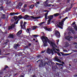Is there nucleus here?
I'll use <instances>...</instances> for the list:
<instances>
[{
	"label": "nucleus",
	"mask_w": 77,
	"mask_h": 77,
	"mask_svg": "<svg viewBox=\"0 0 77 77\" xmlns=\"http://www.w3.org/2000/svg\"><path fill=\"white\" fill-rule=\"evenodd\" d=\"M43 42V46L44 47H47V42L49 43L50 44H51V46H53V44H54V42L50 41V40L48 39L47 37L46 36H42V37H41Z\"/></svg>",
	"instance_id": "1"
},
{
	"label": "nucleus",
	"mask_w": 77,
	"mask_h": 77,
	"mask_svg": "<svg viewBox=\"0 0 77 77\" xmlns=\"http://www.w3.org/2000/svg\"><path fill=\"white\" fill-rule=\"evenodd\" d=\"M68 18V17H66L65 18H64L63 20L61 21V22H56V23L55 24V25L57 27H58L59 28H60V29H63V22L65 21V20L67 19Z\"/></svg>",
	"instance_id": "2"
},
{
	"label": "nucleus",
	"mask_w": 77,
	"mask_h": 77,
	"mask_svg": "<svg viewBox=\"0 0 77 77\" xmlns=\"http://www.w3.org/2000/svg\"><path fill=\"white\" fill-rule=\"evenodd\" d=\"M29 18H31L32 19H38V17H34L33 16H30L28 15H26L23 18L24 20H29Z\"/></svg>",
	"instance_id": "3"
},
{
	"label": "nucleus",
	"mask_w": 77,
	"mask_h": 77,
	"mask_svg": "<svg viewBox=\"0 0 77 77\" xmlns=\"http://www.w3.org/2000/svg\"><path fill=\"white\" fill-rule=\"evenodd\" d=\"M46 53L49 54H51V53L52 55L53 54H54V53L53 52V50H52V49H50L49 48H48L46 51Z\"/></svg>",
	"instance_id": "4"
},
{
	"label": "nucleus",
	"mask_w": 77,
	"mask_h": 77,
	"mask_svg": "<svg viewBox=\"0 0 77 77\" xmlns=\"http://www.w3.org/2000/svg\"><path fill=\"white\" fill-rule=\"evenodd\" d=\"M41 63H40V64L39 65V67H43L44 66H45V65H46V63L45 62H42V61H41Z\"/></svg>",
	"instance_id": "5"
},
{
	"label": "nucleus",
	"mask_w": 77,
	"mask_h": 77,
	"mask_svg": "<svg viewBox=\"0 0 77 77\" xmlns=\"http://www.w3.org/2000/svg\"><path fill=\"white\" fill-rule=\"evenodd\" d=\"M53 15H50L48 17V18H49L48 20L47 24H50V21H51V20L53 19Z\"/></svg>",
	"instance_id": "6"
},
{
	"label": "nucleus",
	"mask_w": 77,
	"mask_h": 77,
	"mask_svg": "<svg viewBox=\"0 0 77 77\" xmlns=\"http://www.w3.org/2000/svg\"><path fill=\"white\" fill-rule=\"evenodd\" d=\"M55 35L57 38H59L60 37V32L58 31L57 30L55 31Z\"/></svg>",
	"instance_id": "7"
},
{
	"label": "nucleus",
	"mask_w": 77,
	"mask_h": 77,
	"mask_svg": "<svg viewBox=\"0 0 77 77\" xmlns=\"http://www.w3.org/2000/svg\"><path fill=\"white\" fill-rule=\"evenodd\" d=\"M66 39H67L69 41H70L72 39V37L69 36H66L65 37Z\"/></svg>",
	"instance_id": "8"
},
{
	"label": "nucleus",
	"mask_w": 77,
	"mask_h": 77,
	"mask_svg": "<svg viewBox=\"0 0 77 77\" xmlns=\"http://www.w3.org/2000/svg\"><path fill=\"white\" fill-rule=\"evenodd\" d=\"M15 23H14V24H12L11 26H9L8 27V30H10V29H13V28H14V27H15Z\"/></svg>",
	"instance_id": "9"
},
{
	"label": "nucleus",
	"mask_w": 77,
	"mask_h": 77,
	"mask_svg": "<svg viewBox=\"0 0 77 77\" xmlns=\"http://www.w3.org/2000/svg\"><path fill=\"white\" fill-rule=\"evenodd\" d=\"M67 29L68 30H69V31H71L72 32V33H74V31L73 30V29H72L71 27H69Z\"/></svg>",
	"instance_id": "10"
},
{
	"label": "nucleus",
	"mask_w": 77,
	"mask_h": 77,
	"mask_svg": "<svg viewBox=\"0 0 77 77\" xmlns=\"http://www.w3.org/2000/svg\"><path fill=\"white\" fill-rule=\"evenodd\" d=\"M54 59H55V60L57 61V62H59V63H62V61H61L59 59H58L57 58V56L55 57Z\"/></svg>",
	"instance_id": "11"
},
{
	"label": "nucleus",
	"mask_w": 77,
	"mask_h": 77,
	"mask_svg": "<svg viewBox=\"0 0 77 77\" xmlns=\"http://www.w3.org/2000/svg\"><path fill=\"white\" fill-rule=\"evenodd\" d=\"M53 46H52V50L54 52L56 53V50H55V48L54 47V46L56 47V44L54 43V44H53Z\"/></svg>",
	"instance_id": "12"
},
{
	"label": "nucleus",
	"mask_w": 77,
	"mask_h": 77,
	"mask_svg": "<svg viewBox=\"0 0 77 77\" xmlns=\"http://www.w3.org/2000/svg\"><path fill=\"white\" fill-rule=\"evenodd\" d=\"M17 19H18V17H17V16H15L11 20V22H14V20H16Z\"/></svg>",
	"instance_id": "13"
},
{
	"label": "nucleus",
	"mask_w": 77,
	"mask_h": 77,
	"mask_svg": "<svg viewBox=\"0 0 77 77\" xmlns=\"http://www.w3.org/2000/svg\"><path fill=\"white\" fill-rule=\"evenodd\" d=\"M22 32H23V31L22 30H20L17 33V36H18V35H21V33H22Z\"/></svg>",
	"instance_id": "14"
},
{
	"label": "nucleus",
	"mask_w": 77,
	"mask_h": 77,
	"mask_svg": "<svg viewBox=\"0 0 77 77\" xmlns=\"http://www.w3.org/2000/svg\"><path fill=\"white\" fill-rule=\"evenodd\" d=\"M26 24H27V22H24L23 26L22 25L21 26V28H23V29H24V28H25L26 27V26H25Z\"/></svg>",
	"instance_id": "15"
},
{
	"label": "nucleus",
	"mask_w": 77,
	"mask_h": 77,
	"mask_svg": "<svg viewBox=\"0 0 77 77\" xmlns=\"http://www.w3.org/2000/svg\"><path fill=\"white\" fill-rule=\"evenodd\" d=\"M37 27H38V26H33L32 27V29L33 30H35Z\"/></svg>",
	"instance_id": "16"
},
{
	"label": "nucleus",
	"mask_w": 77,
	"mask_h": 77,
	"mask_svg": "<svg viewBox=\"0 0 77 77\" xmlns=\"http://www.w3.org/2000/svg\"><path fill=\"white\" fill-rule=\"evenodd\" d=\"M59 15H60V14H59V13L55 14L53 15V16H54L55 17H57V16H59Z\"/></svg>",
	"instance_id": "17"
},
{
	"label": "nucleus",
	"mask_w": 77,
	"mask_h": 77,
	"mask_svg": "<svg viewBox=\"0 0 77 77\" xmlns=\"http://www.w3.org/2000/svg\"><path fill=\"white\" fill-rule=\"evenodd\" d=\"M8 38H13L14 35L12 34H10V35L8 36Z\"/></svg>",
	"instance_id": "18"
},
{
	"label": "nucleus",
	"mask_w": 77,
	"mask_h": 77,
	"mask_svg": "<svg viewBox=\"0 0 77 77\" xmlns=\"http://www.w3.org/2000/svg\"><path fill=\"white\" fill-rule=\"evenodd\" d=\"M51 65L52 66V69H54V65H55V63L53 62L51 63Z\"/></svg>",
	"instance_id": "19"
},
{
	"label": "nucleus",
	"mask_w": 77,
	"mask_h": 77,
	"mask_svg": "<svg viewBox=\"0 0 77 77\" xmlns=\"http://www.w3.org/2000/svg\"><path fill=\"white\" fill-rule=\"evenodd\" d=\"M56 69H58V67L57 66H55L54 67V69H52V70L55 71Z\"/></svg>",
	"instance_id": "20"
},
{
	"label": "nucleus",
	"mask_w": 77,
	"mask_h": 77,
	"mask_svg": "<svg viewBox=\"0 0 77 77\" xmlns=\"http://www.w3.org/2000/svg\"><path fill=\"white\" fill-rule=\"evenodd\" d=\"M19 47V45L15 44L14 45V47L15 48H17V47Z\"/></svg>",
	"instance_id": "21"
},
{
	"label": "nucleus",
	"mask_w": 77,
	"mask_h": 77,
	"mask_svg": "<svg viewBox=\"0 0 77 77\" xmlns=\"http://www.w3.org/2000/svg\"><path fill=\"white\" fill-rule=\"evenodd\" d=\"M56 65H58V66H63V64H61L59 63H56Z\"/></svg>",
	"instance_id": "22"
},
{
	"label": "nucleus",
	"mask_w": 77,
	"mask_h": 77,
	"mask_svg": "<svg viewBox=\"0 0 77 77\" xmlns=\"http://www.w3.org/2000/svg\"><path fill=\"white\" fill-rule=\"evenodd\" d=\"M47 15H48V12H47L45 15V19H47Z\"/></svg>",
	"instance_id": "23"
},
{
	"label": "nucleus",
	"mask_w": 77,
	"mask_h": 77,
	"mask_svg": "<svg viewBox=\"0 0 77 77\" xmlns=\"http://www.w3.org/2000/svg\"><path fill=\"white\" fill-rule=\"evenodd\" d=\"M65 44L66 47H68L69 45V43H68V42H65Z\"/></svg>",
	"instance_id": "24"
},
{
	"label": "nucleus",
	"mask_w": 77,
	"mask_h": 77,
	"mask_svg": "<svg viewBox=\"0 0 77 77\" xmlns=\"http://www.w3.org/2000/svg\"><path fill=\"white\" fill-rule=\"evenodd\" d=\"M10 15L13 16L14 15H15V12H11L10 13Z\"/></svg>",
	"instance_id": "25"
},
{
	"label": "nucleus",
	"mask_w": 77,
	"mask_h": 77,
	"mask_svg": "<svg viewBox=\"0 0 77 77\" xmlns=\"http://www.w3.org/2000/svg\"><path fill=\"white\" fill-rule=\"evenodd\" d=\"M22 5H23V4L21 2H20L19 3V6H22Z\"/></svg>",
	"instance_id": "26"
},
{
	"label": "nucleus",
	"mask_w": 77,
	"mask_h": 77,
	"mask_svg": "<svg viewBox=\"0 0 77 77\" xmlns=\"http://www.w3.org/2000/svg\"><path fill=\"white\" fill-rule=\"evenodd\" d=\"M34 7V6L33 5H32L29 6V8H31V9H32Z\"/></svg>",
	"instance_id": "27"
},
{
	"label": "nucleus",
	"mask_w": 77,
	"mask_h": 77,
	"mask_svg": "<svg viewBox=\"0 0 77 77\" xmlns=\"http://www.w3.org/2000/svg\"><path fill=\"white\" fill-rule=\"evenodd\" d=\"M6 3L7 5H9V4H11V1H10L8 3Z\"/></svg>",
	"instance_id": "28"
},
{
	"label": "nucleus",
	"mask_w": 77,
	"mask_h": 77,
	"mask_svg": "<svg viewBox=\"0 0 77 77\" xmlns=\"http://www.w3.org/2000/svg\"><path fill=\"white\" fill-rule=\"evenodd\" d=\"M45 23V22H41L39 24V25H42V24H44V23Z\"/></svg>",
	"instance_id": "29"
},
{
	"label": "nucleus",
	"mask_w": 77,
	"mask_h": 77,
	"mask_svg": "<svg viewBox=\"0 0 77 77\" xmlns=\"http://www.w3.org/2000/svg\"><path fill=\"white\" fill-rule=\"evenodd\" d=\"M32 36H33V37L34 38H36L37 37H38V35H32Z\"/></svg>",
	"instance_id": "30"
},
{
	"label": "nucleus",
	"mask_w": 77,
	"mask_h": 77,
	"mask_svg": "<svg viewBox=\"0 0 77 77\" xmlns=\"http://www.w3.org/2000/svg\"><path fill=\"white\" fill-rule=\"evenodd\" d=\"M19 18H20V19H21V18H23V17L21 16V15H20L18 16Z\"/></svg>",
	"instance_id": "31"
},
{
	"label": "nucleus",
	"mask_w": 77,
	"mask_h": 77,
	"mask_svg": "<svg viewBox=\"0 0 77 77\" xmlns=\"http://www.w3.org/2000/svg\"><path fill=\"white\" fill-rule=\"evenodd\" d=\"M59 66V68H60V69H63L62 67H61V66Z\"/></svg>",
	"instance_id": "32"
},
{
	"label": "nucleus",
	"mask_w": 77,
	"mask_h": 77,
	"mask_svg": "<svg viewBox=\"0 0 77 77\" xmlns=\"http://www.w3.org/2000/svg\"><path fill=\"white\" fill-rule=\"evenodd\" d=\"M51 30V28H48V29H47V30H48V31H50Z\"/></svg>",
	"instance_id": "33"
},
{
	"label": "nucleus",
	"mask_w": 77,
	"mask_h": 77,
	"mask_svg": "<svg viewBox=\"0 0 77 77\" xmlns=\"http://www.w3.org/2000/svg\"><path fill=\"white\" fill-rule=\"evenodd\" d=\"M6 18V17H3V16L1 17V18H3V19H4V20Z\"/></svg>",
	"instance_id": "34"
},
{
	"label": "nucleus",
	"mask_w": 77,
	"mask_h": 77,
	"mask_svg": "<svg viewBox=\"0 0 77 77\" xmlns=\"http://www.w3.org/2000/svg\"><path fill=\"white\" fill-rule=\"evenodd\" d=\"M57 53V54L58 55V56H61V55H60V53H59V52H56Z\"/></svg>",
	"instance_id": "35"
},
{
	"label": "nucleus",
	"mask_w": 77,
	"mask_h": 77,
	"mask_svg": "<svg viewBox=\"0 0 77 77\" xmlns=\"http://www.w3.org/2000/svg\"><path fill=\"white\" fill-rule=\"evenodd\" d=\"M46 51L45 50L44 51H42V53H45Z\"/></svg>",
	"instance_id": "36"
},
{
	"label": "nucleus",
	"mask_w": 77,
	"mask_h": 77,
	"mask_svg": "<svg viewBox=\"0 0 77 77\" xmlns=\"http://www.w3.org/2000/svg\"><path fill=\"white\" fill-rule=\"evenodd\" d=\"M46 63L48 65H49V64H50V63L48 61H47L46 62Z\"/></svg>",
	"instance_id": "37"
},
{
	"label": "nucleus",
	"mask_w": 77,
	"mask_h": 77,
	"mask_svg": "<svg viewBox=\"0 0 77 77\" xmlns=\"http://www.w3.org/2000/svg\"><path fill=\"white\" fill-rule=\"evenodd\" d=\"M48 0H46V1L45 2V4H47V3H48Z\"/></svg>",
	"instance_id": "38"
},
{
	"label": "nucleus",
	"mask_w": 77,
	"mask_h": 77,
	"mask_svg": "<svg viewBox=\"0 0 77 77\" xmlns=\"http://www.w3.org/2000/svg\"><path fill=\"white\" fill-rule=\"evenodd\" d=\"M74 27L75 29V30H77V26H75Z\"/></svg>",
	"instance_id": "39"
},
{
	"label": "nucleus",
	"mask_w": 77,
	"mask_h": 77,
	"mask_svg": "<svg viewBox=\"0 0 77 77\" xmlns=\"http://www.w3.org/2000/svg\"><path fill=\"white\" fill-rule=\"evenodd\" d=\"M63 51L64 52H67V51H68L66 50L63 49Z\"/></svg>",
	"instance_id": "40"
},
{
	"label": "nucleus",
	"mask_w": 77,
	"mask_h": 77,
	"mask_svg": "<svg viewBox=\"0 0 77 77\" xmlns=\"http://www.w3.org/2000/svg\"><path fill=\"white\" fill-rule=\"evenodd\" d=\"M46 4L45 5V7H47L48 6V3Z\"/></svg>",
	"instance_id": "41"
},
{
	"label": "nucleus",
	"mask_w": 77,
	"mask_h": 77,
	"mask_svg": "<svg viewBox=\"0 0 77 77\" xmlns=\"http://www.w3.org/2000/svg\"><path fill=\"white\" fill-rule=\"evenodd\" d=\"M41 55H38L37 56V57H38V58H40V57H41Z\"/></svg>",
	"instance_id": "42"
},
{
	"label": "nucleus",
	"mask_w": 77,
	"mask_h": 77,
	"mask_svg": "<svg viewBox=\"0 0 77 77\" xmlns=\"http://www.w3.org/2000/svg\"><path fill=\"white\" fill-rule=\"evenodd\" d=\"M1 9V10H3V6H1L0 7Z\"/></svg>",
	"instance_id": "43"
},
{
	"label": "nucleus",
	"mask_w": 77,
	"mask_h": 77,
	"mask_svg": "<svg viewBox=\"0 0 77 77\" xmlns=\"http://www.w3.org/2000/svg\"><path fill=\"white\" fill-rule=\"evenodd\" d=\"M22 11L23 12H24L26 11V9L23 8L22 9Z\"/></svg>",
	"instance_id": "44"
},
{
	"label": "nucleus",
	"mask_w": 77,
	"mask_h": 77,
	"mask_svg": "<svg viewBox=\"0 0 77 77\" xmlns=\"http://www.w3.org/2000/svg\"><path fill=\"white\" fill-rule=\"evenodd\" d=\"M8 68V66H6L5 67L4 69V70H5V69H6L7 68Z\"/></svg>",
	"instance_id": "45"
},
{
	"label": "nucleus",
	"mask_w": 77,
	"mask_h": 77,
	"mask_svg": "<svg viewBox=\"0 0 77 77\" xmlns=\"http://www.w3.org/2000/svg\"><path fill=\"white\" fill-rule=\"evenodd\" d=\"M20 26H23V22H20Z\"/></svg>",
	"instance_id": "46"
},
{
	"label": "nucleus",
	"mask_w": 77,
	"mask_h": 77,
	"mask_svg": "<svg viewBox=\"0 0 77 77\" xmlns=\"http://www.w3.org/2000/svg\"><path fill=\"white\" fill-rule=\"evenodd\" d=\"M65 55L66 56H67V55H68V54H64L63 55V56H65Z\"/></svg>",
	"instance_id": "47"
},
{
	"label": "nucleus",
	"mask_w": 77,
	"mask_h": 77,
	"mask_svg": "<svg viewBox=\"0 0 77 77\" xmlns=\"http://www.w3.org/2000/svg\"><path fill=\"white\" fill-rule=\"evenodd\" d=\"M35 6L37 7H38V5H37V4L36 3H35Z\"/></svg>",
	"instance_id": "48"
},
{
	"label": "nucleus",
	"mask_w": 77,
	"mask_h": 77,
	"mask_svg": "<svg viewBox=\"0 0 77 77\" xmlns=\"http://www.w3.org/2000/svg\"><path fill=\"white\" fill-rule=\"evenodd\" d=\"M56 50L57 51H60V50H59V49H56Z\"/></svg>",
	"instance_id": "49"
},
{
	"label": "nucleus",
	"mask_w": 77,
	"mask_h": 77,
	"mask_svg": "<svg viewBox=\"0 0 77 77\" xmlns=\"http://www.w3.org/2000/svg\"><path fill=\"white\" fill-rule=\"evenodd\" d=\"M72 51L74 52H77V51L76 50H73Z\"/></svg>",
	"instance_id": "50"
},
{
	"label": "nucleus",
	"mask_w": 77,
	"mask_h": 77,
	"mask_svg": "<svg viewBox=\"0 0 77 77\" xmlns=\"http://www.w3.org/2000/svg\"><path fill=\"white\" fill-rule=\"evenodd\" d=\"M17 9H20V7L18 6H17Z\"/></svg>",
	"instance_id": "51"
},
{
	"label": "nucleus",
	"mask_w": 77,
	"mask_h": 77,
	"mask_svg": "<svg viewBox=\"0 0 77 77\" xmlns=\"http://www.w3.org/2000/svg\"><path fill=\"white\" fill-rule=\"evenodd\" d=\"M45 30H47V29H48V28H47V27H45Z\"/></svg>",
	"instance_id": "52"
},
{
	"label": "nucleus",
	"mask_w": 77,
	"mask_h": 77,
	"mask_svg": "<svg viewBox=\"0 0 77 77\" xmlns=\"http://www.w3.org/2000/svg\"><path fill=\"white\" fill-rule=\"evenodd\" d=\"M51 5H51V4H49L48 5V6H49V7H50V6H51Z\"/></svg>",
	"instance_id": "53"
},
{
	"label": "nucleus",
	"mask_w": 77,
	"mask_h": 77,
	"mask_svg": "<svg viewBox=\"0 0 77 77\" xmlns=\"http://www.w3.org/2000/svg\"><path fill=\"white\" fill-rule=\"evenodd\" d=\"M27 7V5H24V8H26Z\"/></svg>",
	"instance_id": "54"
},
{
	"label": "nucleus",
	"mask_w": 77,
	"mask_h": 77,
	"mask_svg": "<svg viewBox=\"0 0 77 77\" xmlns=\"http://www.w3.org/2000/svg\"><path fill=\"white\" fill-rule=\"evenodd\" d=\"M20 77H24V76L23 75H21L20 76Z\"/></svg>",
	"instance_id": "55"
},
{
	"label": "nucleus",
	"mask_w": 77,
	"mask_h": 77,
	"mask_svg": "<svg viewBox=\"0 0 77 77\" xmlns=\"http://www.w3.org/2000/svg\"><path fill=\"white\" fill-rule=\"evenodd\" d=\"M75 22H73L72 23V25H74V24H75Z\"/></svg>",
	"instance_id": "56"
},
{
	"label": "nucleus",
	"mask_w": 77,
	"mask_h": 77,
	"mask_svg": "<svg viewBox=\"0 0 77 77\" xmlns=\"http://www.w3.org/2000/svg\"><path fill=\"white\" fill-rule=\"evenodd\" d=\"M69 0H67V3H69Z\"/></svg>",
	"instance_id": "57"
},
{
	"label": "nucleus",
	"mask_w": 77,
	"mask_h": 77,
	"mask_svg": "<svg viewBox=\"0 0 77 77\" xmlns=\"http://www.w3.org/2000/svg\"><path fill=\"white\" fill-rule=\"evenodd\" d=\"M36 3H37V4H38H38H39V2H36Z\"/></svg>",
	"instance_id": "58"
},
{
	"label": "nucleus",
	"mask_w": 77,
	"mask_h": 77,
	"mask_svg": "<svg viewBox=\"0 0 77 77\" xmlns=\"http://www.w3.org/2000/svg\"><path fill=\"white\" fill-rule=\"evenodd\" d=\"M5 14H2L3 17H5Z\"/></svg>",
	"instance_id": "59"
},
{
	"label": "nucleus",
	"mask_w": 77,
	"mask_h": 77,
	"mask_svg": "<svg viewBox=\"0 0 77 77\" xmlns=\"http://www.w3.org/2000/svg\"><path fill=\"white\" fill-rule=\"evenodd\" d=\"M74 38L75 39H76V38H77V37L76 36H74Z\"/></svg>",
	"instance_id": "60"
},
{
	"label": "nucleus",
	"mask_w": 77,
	"mask_h": 77,
	"mask_svg": "<svg viewBox=\"0 0 77 77\" xmlns=\"http://www.w3.org/2000/svg\"><path fill=\"white\" fill-rule=\"evenodd\" d=\"M18 20L16 22V24H17L18 23Z\"/></svg>",
	"instance_id": "61"
},
{
	"label": "nucleus",
	"mask_w": 77,
	"mask_h": 77,
	"mask_svg": "<svg viewBox=\"0 0 77 77\" xmlns=\"http://www.w3.org/2000/svg\"><path fill=\"white\" fill-rule=\"evenodd\" d=\"M7 2L6 3H9V0H7Z\"/></svg>",
	"instance_id": "62"
},
{
	"label": "nucleus",
	"mask_w": 77,
	"mask_h": 77,
	"mask_svg": "<svg viewBox=\"0 0 77 77\" xmlns=\"http://www.w3.org/2000/svg\"><path fill=\"white\" fill-rule=\"evenodd\" d=\"M75 48H77V45L75 46Z\"/></svg>",
	"instance_id": "63"
},
{
	"label": "nucleus",
	"mask_w": 77,
	"mask_h": 77,
	"mask_svg": "<svg viewBox=\"0 0 77 77\" xmlns=\"http://www.w3.org/2000/svg\"><path fill=\"white\" fill-rule=\"evenodd\" d=\"M27 31H28V32H29V29H27Z\"/></svg>",
	"instance_id": "64"
}]
</instances>
